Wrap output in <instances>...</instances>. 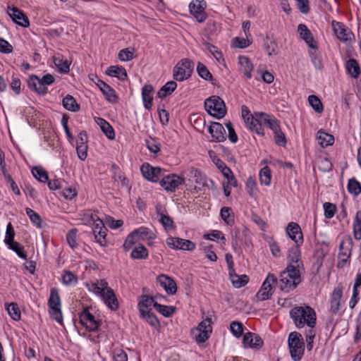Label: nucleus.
<instances>
[{
  "label": "nucleus",
  "mask_w": 361,
  "mask_h": 361,
  "mask_svg": "<svg viewBox=\"0 0 361 361\" xmlns=\"http://www.w3.org/2000/svg\"><path fill=\"white\" fill-rule=\"evenodd\" d=\"M87 286L90 291L100 297L109 309L116 310L118 308V302L116 294L114 290L109 287L106 280L100 279L96 283L87 284Z\"/></svg>",
  "instance_id": "obj_1"
},
{
  "label": "nucleus",
  "mask_w": 361,
  "mask_h": 361,
  "mask_svg": "<svg viewBox=\"0 0 361 361\" xmlns=\"http://www.w3.org/2000/svg\"><path fill=\"white\" fill-rule=\"evenodd\" d=\"M296 327L302 328L305 324L309 327H314L316 324V313L314 310L309 306L295 307L290 312Z\"/></svg>",
  "instance_id": "obj_2"
},
{
  "label": "nucleus",
  "mask_w": 361,
  "mask_h": 361,
  "mask_svg": "<svg viewBox=\"0 0 361 361\" xmlns=\"http://www.w3.org/2000/svg\"><path fill=\"white\" fill-rule=\"evenodd\" d=\"M301 282L300 269L293 266H287L280 275V288L285 292L294 289Z\"/></svg>",
  "instance_id": "obj_3"
},
{
  "label": "nucleus",
  "mask_w": 361,
  "mask_h": 361,
  "mask_svg": "<svg viewBox=\"0 0 361 361\" xmlns=\"http://www.w3.org/2000/svg\"><path fill=\"white\" fill-rule=\"evenodd\" d=\"M212 319L207 317L197 326L191 329L190 334L198 345L204 343L209 338L212 333Z\"/></svg>",
  "instance_id": "obj_4"
},
{
  "label": "nucleus",
  "mask_w": 361,
  "mask_h": 361,
  "mask_svg": "<svg viewBox=\"0 0 361 361\" xmlns=\"http://www.w3.org/2000/svg\"><path fill=\"white\" fill-rule=\"evenodd\" d=\"M288 343L291 358L294 361L300 360L305 350L302 335L298 332H291L288 336Z\"/></svg>",
  "instance_id": "obj_5"
},
{
  "label": "nucleus",
  "mask_w": 361,
  "mask_h": 361,
  "mask_svg": "<svg viewBox=\"0 0 361 361\" xmlns=\"http://www.w3.org/2000/svg\"><path fill=\"white\" fill-rule=\"evenodd\" d=\"M205 110L213 117L216 118H223L226 114L225 103L218 96H212L204 102Z\"/></svg>",
  "instance_id": "obj_6"
},
{
  "label": "nucleus",
  "mask_w": 361,
  "mask_h": 361,
  "mask_svg": "<svg viewBox=\"0 0 361 361\" xmlns=\"http://www.w3.org/2000/svg\"><path fill=\"white\" fill-rule=\"evenodd\" d=\"M353 247V242L351 236L349 235L343 236L339 245L337 263L338 268H343L348 262L352 255Z\"/></svg>",
  "instance_id": "obj_7"
},
{
  "label": "nucleus",
  "mask_w": 361,
  "mask_h": 361,
  "mask_svg": "<svg viewBox=\"0 0 361 361\" xmlns=\"http://www.w3.org/2000/svg\"><path fill=\"white\" fill-rule=\"evenodd\" d=\"M87 215L90 218V220L92 221V230L94 240L101 246H105L106 245V235L107 229L102 220L94 212L88 213Z\"/></svg>",
  "instance_id": "obj_8"
},
{
  "label": "nucleus",
  "mask_w": 361,
  "mask_h": 361,
  "mask_svg": "<svg viewBox=\"0 0 361 361\" xmlns=\"http://www.w3.org/2000/svg\"><path fill=\"white\" fill-rule=\"evenodd\" d=\"M54 80V77L49 73L44 75L42 78L35 75H32L30 76L28 85L39 94L44 95L47 92V88L45 85H51Z\"/></svg>",
  "instance_id": "obj_9"
},
{
  "label": "nucleus",
  "mask_w": 361,
  "mask_h": 361,
  "mask_svg": "<svg viewBox=\"0 0 361 361\" xmlns=\"http://www.w3.org/2000/svg\"><path fill=\"white\" fill-rule=\"evenodd\" d=\"M49 314L52 318L59 324L62 323L63 316L61 310V299L59 291L56 288L50 290V295L48 300Z\"/></svg>",
  "instance_id": "obj_10"
},
{
  "label": "nucleus",
  "mask_w": 361,
  "mask_h": 361,
  "mask_svg": "<svg viewBox=\"0 0 361 361\" xmlns=\"http://www.w3.org/2000/svg\"><path fill=\"white\" fill-rule=\"evenodd\" d=\"M260 113L256 114L259 119L255 118L245 106H242V116L246 126L252 132H255L259 135H264V129L262 128V122Z\"/></svg>",
  "instance_id": "obj_11"
},
{
  "label": "nucleus",
  "mask_w": 361,
  "mask_h": 361,
  "mask_svg": "<svg viewBox=\"0 0 361 361\" xmlns=\"http://www.w3.org/2000/svg\"><path fill=\"white\" fill-rule=\"evenodd\" d=\"M193 63L188 59L180 60L173 68V77L177 81H183L190 77Z\"/></svg>",
  "instance_id": "obj_12"
},
{
  "label": "nucleus",
  "mask_w": 361,
  "mask_h": 361,
  "mask_svg": "<svg viewBox=\"0 0 361 361\" xmlns=\"http://www.w3.org/2000/svg\"><path fill=\"white\" fill-rule=\"evenodd\" d=\"M185 183V178L175 173L163 175L159 183L160 185L167 192H174L179 185Z\"/></svg>",
  "instance_id": "obj_13"
},
{
  "label": "nucleus",
  "mask_w": 361,
  "mask_h": 361,
  "mask_svg": "<svg viewBox=\"0 0 361 361\" xmlns=\"http://www.w3.org/2000/svg\"><path fill=\"white\" fill-rule=\"evenodd\" d=\"M343 291V286L340 283L334 288L330 295L329 311L333 314H338L342 307Z\"/></svg>",
  "instance_id": "obj_14"
},
{
  "label": "nucleus",
  "mask_w": 361,
  "mask_h": 361,
  "mask_svg": "<svg viewBox=\"0 0 361 361\" xmlns=\"http://www.w3.org/2000/svg\"><path fill=\"white\" fill-rule=\"evenodd\" d=\"M276 282L277 278L273 274H269L256 295L257 299L261 301L269 299L273 293V287Z\"/></svg>",
  "instance_id": "obj_15"
},
{
  "label": "nucleus",
  "mask_w": 361,
  "mask_h": 361,
  "mask_svg": "<svg viewBox=\"0 0 361 361\" xmlns=\"http://www.w3.org/2000/svg\"><path fill=\"white\" fill-rule=\"evenodd\" d=\"M140 171L145 179L153 183L160 181L164 175L162 169L154 167L148 163L143 164L140 167Z\"/></svg>",
  "instance_id": "obj_16"
},
{
  "label": "nucleus",
  "mask_w": 361,
  "mask_h": 361,
  "mask_svg": "<svg viewBox=\"0 0 361 361\" xmlns=\"http://www.w3.org/2000/svg\"><path fill=\"white\" fill-rule=\"evenodd\" d=\"M166 243L174 250L191 251L195 248V244L193 242L180 238L169 237L166 239Z\"/></svg>",
  "instance_id": "obj_17"
},
{
  "label": "nucleus",
  "mask_w": 361,
  "mask_h": 361,
  "mask_svg": "<svg viewBox=\"0 0 361 361\" xmlns=\"http://www.w3.org/2000/svg\"><path fill=\"white\" fill-rule=\"evenodd\" d=\"M205 7L206 2L204 0H195L189 5L190 13L199 23L204 22L207 18V14L204 11Z\"/></svg>",
  "instance_id": "obj_18"
},
{
  "label": "nucleus",
  "mask_w": 361,
  "mask_h": 361,
  "mask_svg": "<svg viewBox=\"0 0 361 361\" xmlns=\"http://www.w3.org/2000/svg\"><path fill=\"white\" fill-rule=\"evenodd\" d=\"M331 25L334 32L339 40L347 42L351 39L353 33L343 23L333 20Z\"/></svg>",
  "instance_id": "obj_19"
},
{
  "label": "nucleus",
  "mask_w": 361,
  "mask_h": 361,
  "mask_svg": "<svg viewBox=\"0 0 361 361\" xmlns=\"http://www.w3.org/2000/svg\"><path fill=\"white\" fill-rule=\"evenodd\" d=\"M80 322L90 331H94L99 327V322L88 310H84L80 313Z\"/></svg>",
  "instance_id": "obj_20"
},
{
  "label": "nucleus",
  "mask_w": 361,
  "mask_h": 361,
  "mask_svg": "<svg viewBox=\"0 0 361 361\" xmlns=\"http://www.w3.org/2000/svg\"><path fill=\"white\" fill-rule=\"evenodd\" d=\"M7 12L12 20L18 25L24 27H27L30 25L27 17L19 8L16 7H8Z\"/></svg>",
  "instance_id": "obj_21"
},
{
  "label": "nucleus",
  "mask_w": 361,
  "mask_h": 361,
  "mask_svg": "<svg viewBox=\"0 0 361 361\" xmlns=\"http://www.w3.org/2000/svg\"><path fill=\"white\" fill-rule=\"evenodd\" d=\"M300 245L295 244L289 248L288 256L289 263L288 266H293L295 269L300 270L302 267V262L300 259Z\"/></svg>",
  "instance_id": "obj_22"
},
{
  "label": "nucleus",
  "mask_w": 361,
  "mask_h": 361,
  "mask_svg": "<svg viewBox=\"0 0 361 361\" xmlns=\"http://www.w3.org/2000/svg\"><path fill=\"white\" fill-rule=\"evenodd\" d=\"M157 281L169 295H173L177 291V286L175 281L165 274H160L157 277Z\"/></svg>",
  "instance_id": "obj_23"
},
{
  "label": "nucleus",
  "mask_w": 361,
  "mask_h": 361,
  "mask_svg": "<svg viewBox=\"0 0 361 361\" xmlns=\"http://www.w3.org/2000/svg\"><path fill=\"white\" fill-rule=\"evenodd\" d=\"M209 133L211 134L213 141L221 142L225 141L226 139V130L224 126L219 123H212L209 127Z\"/></svg>",
  "instance_id": "obj_24"
},
{
  "label": "nucleus",
  "mask_w": 361,
  "mask_h": 361,
  "mask_svg": "<svg viewBox=\"0 0 361 361\" xmlns=\"http://www.w3.org/2000/svg\"><path fill=\"white\" fill-rule=\"evenodd\" d=\"M286 232L289 238L297 245H301L303 243V237L300 226L295 222H290L288 224Z\"/></svg>",
  "instance_id": "obj_25"
},
{
  "label": "nucleus",
  "mask_w": 361,
  "mask_h": 361,
  "mask_svg": "<svg viewBox=\"0 0 361 361\" xmlns=\"http://www.w3.org/2000/svg\"><path fill=\"white\" fill-rule=\"evenodd\" d=\"M243 343L245 348H259L263 345V341L257 334L247 332L243 336Z\"/></svg>",
  "instance_id": "obj_26"
},
{
  "label": "nucleus",
  "mask_w": 361,
  "mask_h": 361,
  "mask_svg": "<svg viewBox=\"0 0 361 361\" xmlns=\"http://www.w3.org/2000/svg\"><path fill=\"white\" fill-rule=\"evenodd\" d=\"M239 71L243 74L247 79L252 78V71H253V65L250 59L245 56H238Z\"/></svg>",
  "instance_id": "obj_27"
},
{
  "label": "nucleus",
  "mask_w": 361,
  "mask_h": 361,
  "mask_svg": "<svg viewBox=\"0 0 361 361\" xmlns=\"http://www.w3.org/2000/svg\"><path fill=\"white\" fill-rule=\"evenodd\" d=\"M97 85L109 102L112 103L116 102L117 97L115 91L108 84L101 80H98Z\"/></svg>",
  "instance_id": "obj_28"
},
{
  "label": "nucleus",
  "mask_w": 361,
  "mask_h": 361,
  "mask_svg": "<svg viewBox=\"0 0 361 361\" xmlns=\"http://www.w3.org/2000/svg\"><path fill=\"white\" fill-rule=\"evenodd\" d=\"M154 88L151 85H145L142 89V98L144 106L147 109H150L152 106Z\"/></svg>",
  "instance_id": "obj_29"
},
{
  "label": "nucleus",
  "mask_w": 361,
  "mask_h": 361,
  "mask_svg": "<svg viewBox=\"0 0 361 361\" xmlns=\"http://www.w3.org/2000/svg\"><path fill=\"white\" fill-rule=\"evenodd\" d=\"M155 303L157 302L154 300L152 297L142 295L137 305L140 314L152 311V307H154Z\"/></svg>",
  "instance_id": "obj_30"
},
{
  "label": "nucleus",
  "mask_w": 361,
  "mask_h": 361,
  "mask_svg": "<svg viewBox=\"0 0 361 361\" xmlns=\"http://www.w3.org/2000/svg\"><path fill=\"white\" fill-rule=\"evenodd\" d=\"M95 121L109 139L114 140L115 138L114 130L106 120L102 118H97Z\"/></svg>",
  "instance_id": "obj_31"
},
{
  "label": "nucleus",
  "mask_w": 361,
  "mask_h": 361,
  "mask_svg": "<svg viewBox=\"0 0 361 361\" xmlns=\"http://www.w3.org/2000/svg\"><path fill=\"white\" fill-rule=\"evenodd\" d=\"M345 68L348 73L353 78H357L361 74L360 65L354 59H350L346 61Z\"/></svg>",
  "instance_id": "obj_32"
},
{
  "label": "nucleus",
  "mask_w": 361,
  "mask_h": 361,
  "mask_svg": "<svg viewBox=\"0 0 361 361\" xmlns=\"http://www.w3.org/2000/svg\"><path fill=\"white\" fill-rule=\"evenodd\" d=\"M106 73L108 75L118 78L121 80H126L128 78L127 72L122 66H111Z\"/></svg>",
  "instance_id": "obj_33"
},
{
  "label": "nucleus",
  "mask_w": 361,
  "mask_h": 361,
  "mask_svg": "<svg viewBox=\"0 0 361 361\" xmlns=\"http://www.w3.org/2000/svg\"><path fill=\"white\" fill-rule=\"evenodd\" d=\"M133 233L135 237L137 238V240H151L155 238V235L152 231L147 227H140L133 231Z\"/></svg>",
  "instance_id": "obj_34"
},
{
  "label": "nucleus",
  "mask_w": 361,
  "mask_h": 361,
  "mask_svg": "<svg viewBox=\"0 0 361 361\" xmlns=\"http://www.w3.org/2000/svg\"><path fill=\"white\" fill-rule=\"evenodd\" d=\"M317 138L319 145L322 147L331 146L334 142V137L322 130L318 131Z\"/></svg>",
  "instance_id": "obj_35"
},
{
  "label": "nucleus",
  "mask_w": 361,
  "mask_h": 361,
  "mask_svg": "<svg viewBox=\"0 0 361 361\" xmlns=\"http://www.w3.org/2000/svg\"><path fill=\"white\" fill-rule=\"evenodd\" d=\"M230 279L235 288H239L245 286L248 282V276L247 275L239 276L234 272H229Z\"/></svg>",
  "instance_id": "obj_36"
},
{
  "label": "nucleus",
  "mask_w": 361,
  "mask_h": 361,
  "mask_svg": "<svg viewBox=\"0 0 361 361\" xmlns=\"http://www.w3.org/2000/svg\"><path fill=\"white\" fill-rule=\"evenodd\" d=\"M259 114L261 115L262 126L270 128L273 133L280 127L274 118L263 113H260Z\"/></svg>",
  "instance_id": "obj_37"
},
{
  "label": "nucleus",
  "mask_w": 361,
  "mask_h": 361,
  "mask_svg": "<svg viewBox=\"0 0 361 361\" xmlns=\"http://www.w3.org/2000/svg\"><path fill=\"white\" fill-rule=\"evenodd\" d=\"M177 83L175 81L167 82L157 92V95L160 98L171 94L176 88Z\"/></svg>",
  "instance_id": "obj_38"
},
{
  "label": "nucleus",
  "mask_w": 361,
  "mask_h": 361,
  "mask_svg": "<svg viewBox=\"0 0 361 361\" xmlns=\"http://www.w3.org/2000/svg\"><path fill=\"white\" fill-rule=\"evenodd\" d=\"M63 107L68 111H77L79 110V105L76 100L70 94H67L62 101Z\"/></svg>",
  "instance_id": "obj_39"
},
{
  "label": "nucleus",
  "mask_w": 361,
  "mask_h": 361,
  "mask_svg": "<svg viewBox=\"0 0 361 361\" xmlns=\"http://www.w3.org/2000/svg\"><path fill=\"white\" fill-rule=\"evenodd\" d=\"M347 189L349 193L356 197L361 193V184L355 178H350Z\"/></svg>",
  "instance_id": "obj_40"
},
{
  "label": "nucleus",
  "mask_w": 361,
  "mask_h": 361,
  "mask_svg": "<svg viewBox=\"0 0 361 361\" xmlns=\"http://www.w3.org/2000/svg\"><path fill=\"white\" fill-rule=\"evenodd\" d=\"M130 256L133 259H146L148 257V251L145 246L140 245L133 249Z\"/></svg>",
  "instance_id": "obj_41"
},
{
  "label": "nucleus",
  "mask_w": 361,
  "mask_h": 361,
  "mask_svg": "<svg viewBox=\"0 0 361 361\" xmlns=\"http://www.w3.org/2000/svg\"><path fill=\"white\" fill-rule=\"evenodd\" d=\"M155 310L166 317H171L176 311V307L173 306L163 305L161 304H154Z\"/></svg>",
  "instance_id": "obj_42"
},
{
  "label": "nucleus",
  "mask_w": 361,
  "mask_h": 361,
  "mask_svg": "<svg viewBox=\"0 0 361 361\" xmlns=\"http://www.w3.org/2000/svg\"><path fill=\"white\" fill-rule=\"evenodd\" d=\"M190 176L195 178V183L200 185H205L206 184V177L202 174V173L195 168H190Z\"/></svg>",
  "instance_id": "obj_43"
},
{
  "label": "nucleus",
  "mask_w": 361,
  "mask_h": 361,
  "mask_svg": "<svg viewBox=\"0 0 361 361\" xmlns=\"http://www.w3.org/2000/svg\"><path fill=\"white\" fill-rule=\"evenodd\" d=\"M33 176L40 182L46 183L48 180V175L45 170L40 166H35L32 169Z\"/></svg>",
  "instance_id": "obj_44"
},
{
  "label": "nucleus",
  "mask_w": 361,
  "mask_h": 361,
  "mask_svg": "<svg viewBox=\"0 0 361 361\" xmlns=\"http://www.w3.org/2000/svg\"><path fill=\"white\" fill-rule=\"evenodd\" d=\"M220 215L221 219L228 225H232L234 223L233 216L231 208L224 207L221 209Z\"/></svg>",
  "instance_id": "obj_45"
},
{
  "label": "nucleus",
  "mask_w": 361,
  "mask_h": 361,
  "mask_svg": "<svg viewBox=\"0 0 361 361\" xmlns=\"http://www.w3.org/2000/svg\"><path fill=\"white\" fill-rule=\"evenodd\" d=\"M308 102L312 109L319 114L323 111V105L320 99L315 95H310L308 97Z\"/></svg>",
  "instance_id": "obj_46"
},
{
  "label": "nucleus",
  "mask_w": 361,
  "mask_h": 361,
  "mask_svg": "<svg viewBox=\"0 0 361 361\" xmlns=\"http://www.w3.org/2000/svg\"><path fill=\"white\" fill-rule=\"evenodd\" d=\"M7 245L8 246L9 249L14 251L19 257L23 259L27 258V254L24 251V247L19 243L16 241Z\"/></svg>",
  "instance_id": "obj_47"
},
{
  "label": "nucleus",
  "mask_w": 361,
  "mask_h": 361,
  "mask_svg": "<svg viewBox=\"0 0 361 361\" xmlns=\"http://www.w3.org/2000/svg\"><path fill=\"white\" fill-rule=\"evenodd\" d=\"M140 316L151 326L154 327H157L159 326V320L152 311L147 312L145 313H141Z\"/></svg>",
  "instance_id": "obj_48"
},
{
  "label": "nucleus",
  "mask_w": 361,
  "mask_h": 361,
  "mask_svg": "<svg viewBox=\"0 0 361 361\" xmlns=\"http://www.w3.org/2000/svg\"><path fill=\"white\" fill-rule=\"evenodd\" d=\"M54 62L55 66L59 68L60 71L63 73H67L69 71L70 64L66 59L63 60V59L60 56H55L54 58Z\"/></svg>",
  "instance_id": "obj_49"
},
{
  "label": "nucleus",
  "mask_w": 361,
  "mask_h": 361,
  "mask_svg": "<svg viewBox=\"0 0 361 361\" xmlns=\"http://www.w3.org/2000/svg\"><path fill=\"white\" fill-rule=\"evenodd\" d=\"M197 71L198 75L203 79L212 80V75L207 68L202 63L199 62L197 66Z\"/></svg>",
  "instance_id": "obj_50"
},
{
  "label": "nucleus",
  "mask_w": 361,
  "mask_h": 361,
  "mask_svg": "<svg viewBox=\"0 0 361 361\" xmlns=\"http://www.w3.org/2000/svg\"><path fill=\"white\" fill-rule=\"evenodd\" d=\"M271 171L268 166L264 167L259 172V180L262 184L269 185L271 183Z\"/></svg>",
  "instance_id": "obj_51"
},
{
  "label": "nucleus",
  "mask_w": 361,
  "mask_h": 361,
  "mask_svg": "<svg viewBox=\"0 0 361 361\" xmlns=\"http://www.w3.org/2000/svg\"><path fill=\"white\" fill-rule=\"evenodd\" d=\"M25 212L30 221L38 228H42V219L39 215L30 208H26Z\"/></svg>",
  "instance_id": "obj_52"
},
{
  "label": "nucleus",
  "mask_w": 361,
  "mask_h": 361,
  "mask_svg": "<svg viewBox=\"0 0 361 361\" xmlns=\"http://www.w3.org/2000/svg\"><path fill=\"white\" fill-rule=\"evenodd\" d=\"M6 310L11 317L15 320L18 321L20 319V312L16 303H11L6 308Z\"/></svg>",
  "instance_id": "obj_53"
},
{
  "label": "nucleus",
  "mask_w": 361,
  "mask_h": 361,
  "mask_svg": "<svg viewBox=\"0 0 361 361\" xmlns=\"http://www.w3.org/2000/svg\"><path fill=\"white\" fill-rule=\"evenodd\" d=\"M157 214L160 217L159 221L166 230H171L173 228V221L170 216L160 213L158 210Z\"/></svg>",
  "instance_id": "obj_54"
},
{
  "label": "nucleus",
  "mask_w": 361,
  "mask_h": 361,
  "mask_svg": "<svg viewBox=\"0 0 361 361\" xmlns=\"http://www.w3.org/2000/svg\"><path fill=\"white\" fill-rule=\"evenodd\" d=\"M325 218L330 219L334 217L336 212V204L331 202H325L323 205Z\"/></svg>",
  "instance_id": "obj_55"
},
{
  "label": "nucleus",
  "mask_w": 361,
  "mask_h": 361,
  "mask_svg": "<svg viewBox=\"0 0 361 361\" xmlns=\"http://www.w3.org/2000/svg\"><path fill=\"white\" fill-rule=\"evenodd\" d=\"M15 231L11 223H8L6 226L4 243L6 245L11 244L14 241Z\"/></svg>",
  "instance_id": "obj_56"
},
{
  "label": "nucleus",
  "mask_w": 361,
  "mask_h": 361,
  "mask_svg": "<svg viewBox=\"0 0 361 361\" xmlns=\"http://www.w3.org/2000/svg\"><path fill=\"white\" fill-rule=\"evenodd\" d=\"M63 283L66 285H71L77 283V277L70 271H64L62 275Z\"/></svg>",
  "instance_id": "obj_57"
},
{
  "label": "nucleus",
  "mask_w": 361,
  "mask_h": 361,
  "mask_svg": "<svg viewBox=\"0 0 361 361\" xmlns=\"http://www.w3.org/2000/svg\"><path fill=\"white\" fill-rule=\"evenodd\" d=\"M232 334L237 338L242 336L243 332V324L238 322H232L230 324Z\"/></svg>",
  "instance_id": "obj_58"
},
{
  "label": "nucleus",
  "mask_w": 361,
  "mask_h": 361,
  "mask_svg": "<svg viewBox=\"0 0 361 361\" xmlns=\"http://www.w3.org/2000/svg\"><path fill=\"white\" fill-rule=\"evenodd\" d=\"M76 233L77 229L73 228L69 231L66 235L67 243L71 248H75L78 246L76 242Z\"/></svg>",
  "instance_id": "obj_59"
},
{
  "label": "nucleus",
  "mask_w": 361,
  "mask_h": 361,
  "mask_svg": "<svg viewBox=\"0 0 361 361\" xmlns=\"http://www.w3.org/2000/svg\"><path fill=\"white\" fill-rule=\"evenodd\" d=\"M118 58L121 61H128L134 58V54L129 49H123L118 52Z\"/></svg>",
  "instance_id": "obj_60"
},
{
  "label": "nucleus",
  "mask_w": 361,
  "mask_h": 361,
  "mask_svg": "<svg viewBox=\"0 0 361 361\" xmlns=\"http://www.w3.org/2000/svg\"><path fill=\"white\" fill-rule=\"evenodd\" d=\"M250 43L249 39L245 38L235 37L232 40V46L235 48H246Z\"/></svg>",
  "instance_id": "obj_61"
},
{
  "label": "nucleus",
  "mask_w": 361,
  "mask_h": 361,
  "mask_svg": "<svg viewBox=\"0 0 361 361\" xmlns=\"http://www.w3.org/2000/svg\"><path fill=\"white\" fill-rule=\"evenodd\" d=\"M275 142L279 145H285L286 143V139L284 133L281 131L279 127L276 131L274 132Z\"/></svg>",
  "instance_id": "obj_62"
},
{
  "label": "nucleus",
  "mask_w": 361,
  "mask_h": 361,
  "mask_svg": "<svg viewBox=\"0 0 361 361\" xmlns=\"http://www.w3.org/2000/svg\"><path fill=\"white\" fill-rule=\"evenodd\" d=\"M246 189L249 195L253 197L257 192V186L255 180L250 177L246 181Z\"/></svg>",
  "instance_id": "obj_63"
},
{
  "label": "nucleus",
  "mask_w": 361,
  "mask_h": 361,
  "mask_svg": "<svg viewBox=\"0 0 361 361\" xmlns=\"http://www.w3.org/2000/svg\"><path fill=\"white\" fill-rule=\"evenodd\" d=\"M114 359L115 361H128V355L123 349L116 348L114 351Z\"/></svg>",
  "instance_id": "obj_64"
}]
</instances>
